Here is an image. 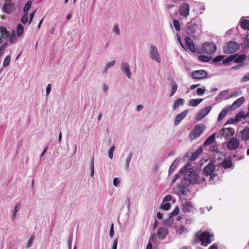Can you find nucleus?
Listing matches in <instances>:
<instances>
[{
  "instance_id": "obj_2",
  "label": "nucleus",
  "mask_w": 249,
  "mask_h": 249,
  "mask_svg": "<svg viewBox=\"0 0 249 249\" xmlns=\"http://www.w3.org/2000/svg\"><path fill=\"white\" fill-rule=\"evenodd\" d=\"M200 21L198 18L192 19L187 25V33L190 36H194L197 30L200 29Z\"/></svg>"
},
{
  "instance_id": "obj_60",
  "label": "nucleus",
  "mask_w": 249,
  "mask_h": 249,
  "mask_svg": "<svg viewBox=\"0 0 249 249\" xmlns=\"http://www.w3.org/2000/svg\"><path fill=\"white\" fill-rule=\"evenodd\" d=\"M249 80V73H247L243 78L242 81L246 82Z\"/></svg>"
},
{
  "instance_id": "obj_25",
  "label": "nucleus",
  "mask_w": 249,
  "mask_h": 249,
  "mask_svg": "<svg viewBox=\"0 0 249 249\" xmlns=\"http://www.w3.org/2000/svg\"><path fill=\"white\" fill-rule=\"evenodd\" d=\"M0 34L2 37L7 39L10 34L5 27H0Z\"/></svg>"
},
{
  "instance_id": "obj_5",
  "label": "nucleus",
  "mask_w": 249,
  "mask_h": 249,
  "mask_svg": "<svg viewBox=\"0 0 249 249\" xmlns=\"http://www.w3.org/2000/svg\"><path fill=\"white\" fill-rule=\"evenodd\" d=\"M201 49L204 53L212 54L216 51L217 46L213 42H206L202 44Z\"/></svg>"
},
{
  "instance_id": "obj_48",
  "label": "nucleus",
  "mask_w": 249,
  "mask_h": 249,
  "mask_svg": "<svg viewBox=\"0 0 249 249\" xmlns=\"http://www.w3.org/2000/svg\"><path fill=\"white\" fill-rule=\"evenodd\" d=\"M115 146H112L110 149L109 150V151H108V156H109V157L112 159L113 158V153H114V151L115 150Z\"/></svg>"
},
{
  "instance_id": "obj_54",
  "label": "nucleus",
  "mask_w": 249,
  "mask_h": 249,
  "mask_svg": "<svg viewBox=\"0 0 249 249\" xmlns=\"http://www.w3.org/2000/svg\"><path fill=\"white\" fill-rule=\"evenodd\" d=\"M113 29H114V30H113L115 34H116L117 35L120 34V30H119L118 24H116L114 25Z\"/></svg>"
},
{
  "instance_id": "obj_46",
  "label": "nucleus",
  "mask_w": 249,
  "mask_h": 249,
  "mask_svg": "<svg viewBox=\"0 0 249 249\" xmlns=\"http://www.w3.org/2000/svg\"><path fill=\"white\" fill-rule=\"evenodd\" d=\"M179 213V208L178 207H176L174 211L170 213V216L172 217L178 214Z\"/></svg>"
},
{
  "instance_id": "obj_62",
  "label": "nucleus",
  "mask_w": 249,
  "mask_h": 249,
  "mask_svg": "<svg viewBox=\"0 0 249 249\" xmlns=\"http://www.w3.org/2000/svg\"><path fill=\"white\" fill-rule=\"evenodd\" d=\"M51 90V84H49L48 85L46 88V94L48 95Z\"/></svg>"
},
{
  "instance_id": "obj_24",
  "label": "nucleus",
  "mask_w": 249,
  "mask_h": 249,
  "mask_svg": "<svg viewBox=\"0 0 249 249\" xmlns=\"http://www.w3.org/2000/svg\"><path fill=\"white\" fill-rule=\"evenodd\" d=\"M233 55H236L233 59L234 63H239L242 62L246 58V55L245 54H241L238 55L237 54H233Z\"/></svg>"
},
{
  "instance_id": "obj_36",
  "label": "nucleus",
  "mask_w": 249,
  "mask_h": 249,
  "mask_svg": "<svg viewBox=\"0 0 249 249\" xmlns=\"http://www.w3.org/2000/svg\"><path fill=\"white\" fill-rule=\"evenodd\" d=\"M172 90L170 94V96H172L176 92L178 86L176 82H173L171 83Z\"/></svg>"
},
{
  "instance_id": "obj_8",
  "label": "nucleus",
  "mask_w": 249,
  "mask_h": 249,
  "mask_svg": "<svg viewBox=\"0 0 249 249\" xmlns=\"http://www.w3.org/2000/svg\"><path fill=\"white\" fill-rule=\"evenodd\" d=\"M227 148L231 151L236 149L240 145V142L235 137L232 138L229 141L226 142Z\"/></svg>"
},
{
  "instance_id": "obj_27",
  "label": "nucleus",
  "mask_w": 249,
  "mask_h": 249,
  "mask_svg": "<svg viewBox=\"0 0 249 249\" xmlns=\"http://www.w3.org/2000/svg\"><path fill=\"white\" fill-rule=\"evenodd\" d=\"M215 134H213L209 137L204 143V146H206L213 143L215 141Z\"/></svg>"
},
{
  "instance_id": "obj_38",
  "label": "nucleus",
  "mask_w": 249,
  "mask_h": 249,
  "mask_svg": "<svg viewBox=\"0 0 249 249\" xmlns=\"http://www.w3.org/2000/svg\"><path fill=\"white\" fill-rule=\"evenodd\" d=\"M15 30H13L12 32L11 33V34L9 38V40L10 42L11 43H14L17 40V37L15 35Z\"/></svg>"
},
{
  "instance_id": "obj_11",
  "label": "nucleus",
  "mask_w": 249,
  "mask_h": 249,
  "mask_svg": "<svg viewBox=\"0 0 249 249\" xmlns=\"http://www.w3.org/2000/svg\"><path fill=\"white\" fill-rule=\"evenodd\" d=\"M151 50L150 51V55L151 59L156 61L157 62L160 63V55L158 53L157 48L156 46L151 45Z\"/></svg>"
},
{
  "instance_id": "obj_52",
  "label": "nucleus",
  "mask_w": 249,
  "mask_h": 249,
  "mask_svg": "<svg viewBox=\"0 0 249 249\" xmlns=\"http://www.w3.org/2000/svg\"><path fill=\"white\" fill-rule=\"evenodd\" d=\"M205 91L206 90L204 89H202V88H198L196 90L197 94L199 96L203 95L205 93Z\"/></svg>"
},
{
  "instance_id": "obj_19",
  "label": "nucleus",
  "mask_w": 249,
  "mask_h": 249,
  "mask_svg": "<svg viewBox=\"0 0 249 249\" xmlns=\"http://www.w3.org/2000/svg\"><path fill=\"white\" fill-rule=\"evenodd\" d=\"M15 10V5L13 3H5L3 6V10L7 14H11Z\"/></svg>"
},
{
  "instance_id": "obj_17",
  "label": "nucleus",
  "mask_w": 249,
  "mask_h": 249,
  "mask_svg": "<svg viewBox=\"0 0 249 249\" xmlns=\"http://www.w3.org/2000/svg\"><path fill=\"white\" fill-rule=\"evenodd\" d=\"M185 41L190 51L193 53L196 52V50L195 45L192 39L189 36H186L185 38Z\"/></svg>"
},
{
  "instance_id": "obj_58",
  "label": "nucleus",
  "mask_w": 249,
  "mask_h": 249,
  "mask_svg": "<svg viewBox=\"0 0 249 249\" xmlns=\"http://www.w3.org/2000/svg\"><path fill=\"white\" fill-rule=\"evenodd\" d=\"M36 11L35 10L34 12L31 13L30 14V20H29V24L31 23V22L32 21V20L33 19Z\"/></svg>"
},
{
  "instance_id": "obj_40",
  "label": "nucleus",
  "mask_w": 249,
  "mask_h": 249,
  "mask_svg": "<svg viewBox=\"0 0 249 249\" xmlns=\"http://www.w3.org/2000/svg\"><path fill=\"white\" fill-rule=\"evenodd\" d=\"M173 25L177 31H180L181 30L180 23L178 20L175 19L173 20Z\"/></svg>"
},
{
  "instance_id": "obj_50",
  "label": "nucleus",
  "mask_w": 249,
  "mask_h": 249,
  "mask_svg": "<svg viewBox=\"0 0 249 249\" xmlns=\"http://www.w3.org/2000/svg\"><path fill=\"white\" fill-rule=\"evenodd\" d=\"M20 207V204L19 203H18L15 207L14 212L13 213V217L14 218L16 215L17 213L19 211Z\"/></svg>"
},
{
  "instance_id": "obj_44",
  "label": "nucleus",
  "mask_w": 249,
  "mask_h": 249,
  "mask_svg": "<svg viewBox=\"0 0 249 249\" xmlns=\"http://www.w3.org/2000/svg\"><path fill=\"white\" fill-rule=\"evenodd\" d=\"M34 239H35V235L33 234L30 237L29 240L27 242V246H26L27 248H29L30 247H31L32 246Z\"/></svg>"
},
{
  "instance_id": "obj_23",
  "label": "nucleus",
  "mask_w": 249,
  "mask_h": 249,
  "mask_svg": "<svg viewBox=\"0 0 249 249\" xmlns=\"http://www.w3.org/2000/svg\"><path fill=\"white\" fill-rule=\"evenodd\" d=\"M231 109V107L227 106L224 109H223L218 115V120L219 121H222Z\"/></svg>"
},
{
  "instance_id": "obj_49",
  "label": "nucleus",
  "mask_w": 249,
  "mask_h": 249,
  "mask_svg": "<svg viewBox=\"0 0 249 249\" xmlns=\"http://www.w3.org/2000/svg\"><path fill=\"white\" fill-rule=\"evenodd\" d=\"M242 94V92L240 90L235 91L231 93V97H236Z\"/></svg>"
},
{
  "instance_id": "obj_39",
  "label": "nucleus",
  "mask_w": 249,
  "mask_h": 249,
  "mask_svg": "<svg viewBox=\"0 0 249 249\" xmlns=\"http://www.w3.org/2000/svg\"><path fill=\"white\" fill-rule=\"evenodd\" d=\"M11 60V57L10 55H7L4 59L3 62V67H6L9 66Z\"/></svg>"
},
{
  "instance_id": "obj_42",
  "label": "nucleus",
  "mask_w": 249,
  "mask_h": 249,
  "mask_svg": "<svg viewBox=\"0 0 249 249\" xmlns=\"http://www.w3.org/2000/svg\"><path fill=\"white\" fill-rule=\"evenodd\" d=\"M32 5V1L29 0L24 5L23 8V12L24 13H27V11L30 9Z\"/></svg>"
},
{
  "instance_id": "obj_56",
  "label": "nucleus",
  "mask_w": 249,
  "mask_h": 249,
  "mask_svg": "<svg viewBox=\"0 0 249 249\" xmlns=\"http://www.w3.org/2000/svg\"><path fill=\"white\" fill-rule=\"evenodd\" d=\"M114 234V228H113V223H112L111 225L110 230L109 231V235L110 237H112Z\"/></svg>"
},
{
  "instance_id": "obj_12",
  "label": "nucleus",
  "mask_w": 249,
  "mask_h": 249,
  "mask_svg": "<svg viewBox=\"0 0 249 249\" xmlns=\"http://www.w3.org/2000/svg\"><path fill=\"white\" fill-rule=\"evenodd\" d=\"M234 133V130L232 128H223L220 131V135L223 136L225 138H227L233 136Z\"/></svg>"
},
{
  "instance_id": "obj_29",
  "label": "nucleus",
  "mask_w": 249,
  "mask_h": 249,
  "mask_svg": "<svg viewBox=\"0 0 249 249\" xmlns=\"http://www.w3.org/2000/svg\"><path fill=\"white\" fill-rule=\"evenodd\" d=\"M240 26L241 28L245 30H249V20L243 19L240 22Z\"/></svg>"
},
{
  "instance_id": "obj_33",
  "label": "nucleus",
  "mask_w": 249,
  "mask_h": 249,
  "mask_svg": "<svg viewBox=\"0 0 249 249\" xmlns=\"http://www.w3.org/2000/svg\"><path fill=\"white\" fill-rule=\"evenodd\" d=\"M236 55H230L225 59H223L222 63L225 65H228L229 63L233 61Z\"/></svg>"
},
{
  "instance_id": "obj_37",
  "label": "nucleus",
  "mask_w": 249,
  "mask_h": 249,
  "mask_svg": "<svg viewBox=\"0 0 249 249\" xmlns=\"http://www.w3.org/2000/svg\"><path fill=\"white\" fill-rule=\"evenodd\" d=\"M28 14L27 13H24V14L22 15L21 18V22L23 24H25L28 21Z\"/></svg>"
},
{
  "instance_id": "obj_26",
  "label": "nucleus",
  "mask_w": 249,
  "mask_h": 249,
  "mask_svg": "<svg viewBox=\"0 0 249 249\" xmlns=\"http://www.w3.org/2000/svg\"><path fill=\"white\" fill-rule=\"evenodd\" d=\"M184 100L182 98H178L176 100L173 105V109L175 110L177 108L179 107L180 106L184 104Z\"/></svg>"
},
{
  "instance_id": "obj_7",
  "label": "nucleus",
  "mask_w": 249,
  "mask_h": 249,
  "mask_svg": "<svg viewBox=\"0 0 249 249\" xmlns=\"http://www.w3.org/2000/svg\"><path fill=\"white\" fill-rule=\"evenodd\" d=\"M187 178L189 182L193 184L200 183L205 180L204 178L200 177L196 172L193 174H189Z\"/></svg>"
},
{
  "instance_id": "obj_4",
  "label": "nucleus",
  "mask_w": 249,
  "mask_h": 249,
  "mask_svg": "<svg viewBox=\"0 0 249 249\" xmlns=\"http://www.w3.org/2000/svg\"><path fill=\"white\" fill-rule=\"evenodd\" d=\"M239 44L235 41L227 42L223 47V51L225 53L230 54L235 53L239 49Z\"/></svg>"
},
{
  "instance_id": "obj_18",
  "label": "nucleus",
  "mask_w": 249,
  "mask_h": 249,
  "mask_svg": "<svg viewBox=\"0 0 249 249\" xmlns=\"http://www.w3.org/2000/svg\"><path fill=\"white\" fill-rule=\"evenodd\" d=\"M240 138L242 141L249 140V127H246L240 131Z\"/></svg>"
},
{
  "instance_id": "obj_35",
  "label": "nucleus",
  "mask_w": 249,
  "mask_h": 249,
  "mask_svg": "<svg viewBox=\"0 0 249 249\" xmlns=\"http://www.w3.org/2000/svg\"><path fill=\"white\" fill-rule=\"evenodd\" d=\"M232 163L231 160H224L223 161V166L224 168H229L231 167Z\"/></svg>"
},
{
  "instance_id": "obj_43",
  "label": "nucleus",
  "mask_w": 249,
  "mask_h": 249,
  "mask_svg": "<svg viewBox=\"0 0 249 249\" xmlns=\"http://www.w3.org/2000/svg\"><path fill=\"white\" fill-rule=\"evenodd\" d=\"M224 58H225L224 55H218V56L215 57L213 59V62L214 63H217V62L221 61V60H223V59Z\"/></svg>"
},
{
  "instance_id": "obj_41",
  "label": "nucleus",
  "mask_w": 249,
  "mask_h": 249,
  "mask_svg": "<svg viewBox=\"0 0 249 249\" xmlns=\"http://www.w3.org/2000/svg\"><path fill=\"white\" fill-rule=\"evenodd\" d=\"M170 203L169 202H165L164 203V201L163 202L162 204L160 206V208L163 210L167 211L168 209H169L170 207Z\"/></svg>"
},
{
  "instance_id": "obj_53",
  "label": "nucleus",
  "mask_w": 249,
  "mask_h": 249,
  "mask_svg": "<svg viewBox=\"0 0 249 249\" xmlns=\"http://www.w3.org/2000/svg\"><path fill=\"white\" fill-rule=\"evenodd\" d=\"M150 241L149 242H151V243L153 242V243H154V242H156V241H157V237H156V235L155 234V233H154L153 234L151 237H150Z\"/></svg>"
},
{
  "instance_id": "obj_22",
  "label": "nucleus",
  "mask_w": 249,
  "mask_h": 249,
  "mask_svg": "<svg viewBox=\"0 0 249 249\" xmlns=\"http://www.w3.org/2000/svg\"><path fill=\"white\" fill-rule=\"evenodd\" d=\"M245 100L244 97H241L235 101L230 107H231V108L235 109L239 107L244 103Z\"/></svg>"
},
{
  "instance_id": "obj_64",
  "label": "nucleus",
  "mask_w": 249,
  "mask_h": 249,
  "mask_svg": "<svg viewBox=\"0 0 249 249\" xmlns=\"http://www.w3.org/2000/svg\"><path fill=\"white\" fill-rule=\"evenodd\" d=\"M209 249H218V246L216 244H213L209 247Z\"/></svg>"
},
{
  "instance_id": "obj_63",
  "label": "nucleus",
  "mask_w": 249,
  "mask_h": 249,
  "mask_svg": "<svg viewBox=\"0 0 249 249\" xmlns=\"http://www.w3.org/2000/svg\"><path fill=\"white\" fill-rule=\"evenodd\" d=\"M117 239L114 240L113 245H112V249H117Z\"/></svg>"
},
{
  "instance_id": "obj_31",
  "label": "nucleus",
  "mask_w": 249,
  "mask_h": 249,
  "mask_svg": "<svg viewBox=\"0 0 249 249\" xmlns=\"http://www.w3.org/2000/svg\"><path fill=\"white\" fill-rule=\"evenodd\" d=\"M189 172V174H193L195 173L194 172V169L190 168V165L189 164L186 165L180 171V173L186 172L187 173V171Z\"/></svg>"
},
{
  "instance_id": "obj_20",
  "label": "nucleus",
  "mask_w": 249,
  "mask_h": 249,
  "mask_svg": "<svg viewBox=\"0 0 249 249\" xmlns=\"http://www.w3.org/2000/svg\"><path fill=\"white\" fill-rule=\"evenodd\" d=\"M121 69L123 71L125 72L128 78L131 76V72H130L129 66L128 63L124 62L121 64Z\"/></svg>"
},
{
  "instance_id": "obj_51",
  "label": "nucleus",
  "mask_w": 249,
  "mask_h": 249,
  "mask_svg": "<svg viewBox=\"0 0 249 249\" xmlns=\"http://www.w3.org/2000/svg\"><path fill=\"white\" fill-rule=\"evenodd\" d=\"M94 159L92 158L91 159L90 161V171H91V176H93L94 175Z\"/></svg>"
},
{
  "instance_id": "obj_34",
  "label": "nucleus",
  "mask_w": 249,
  "mask_h": 249,
  "mask_svg": "<svg viewBox=\"0 0 249 249\" xmlns=\"http://www.w3.org/2000/svg\"><path fill=\"white\" fill-rule=\"evenodd\" d=\"M212 57L204 55H201L198 56V60L201 62H208L211 60Z\"/></svg>"
},
{
  "instance_id": "obj_6",
  "label": "nucleus",
  "mask_w": 249,
  "mask_h": 249,
  "mask_svg": "<svg viewBox=\"0 0 249 249\" xmlns=\"http://www.w3.org/2000/svg\"><path fill=\"white\" fill-rule=\"evenodd\" d=\"M215 169V166L214 164L212 163H209L203 169L204 175L206 176H210V180H213L215 177V174L214 173Z\"/></svg>"
},
{
  "instance_id": "obj_59",
  "label": "nucleus",
  "mask_w": 249,
  "mask_h": 249,
  "mask_svg": "<svg viewBox=\"0 0 249 249\" xmlns=\"http://www.w3.org/2000/svg\"><path fill=\"white\" fill-rule=\"evenodd\" d=\"M116 61L115 60L112 61L107 64V68H109L110 67L113 66L115 65Z\"/></svg>"
},
{
  "instance_id": "obj_10",
  "label": "nucleus",
  "mask_w": 249,
  "mask_h": 249,
  "mask_svg": "<svg viewBox=\"0 0 249 249\" xmlns=\"http://www.w3.org/2000/svg\"><path fill=\"white\" fill-rule=\"evenodd\" d=\"M179 12L180 16L183 17H187L190 13L189 5L187 3H183L181 4L179 8Z\"/></svg>"
},
{
  "instance_id": "obj_13",
  "label": "nucleus",
  "mask_w": 249,
  "mask_h": 249,
  "mask_svg": "<svg viewBox=\"0 0 249 249\" xmlns=\"http://www.w3.org/2000/svg\"><path fill=\"white\" fill-rule=\"evenodd\" d=\"M249 116V112L248 113H245L244 111H241L239 112L238 113H237L234 119H232L231 120H230L227 122V123L228 124H232L235 122H238L241 120L242 118L245 119L247 117H248Z\"/></svg>"
},
{
  "instance_id": "obj_3",
  "label": "nucleus",
  "mask_w": 249,
  "mask_h": 249,
  "mask_svg": "<svg viewBox=\"0 0 249 249\" xmlns=\"http://www.w3.org/2000/svg\"><path fill=\"white\" fill-rule=\"evenodd\" d=\"M205 129V126L203 124H196L189 134L191 140H195L198 138Z\"/></svg>"
},
{
  "instance_id": "obj_45",
  "label": "nucleus",
  "mask_w": 249,
  "mask_h": 249,
  "mask_svg": "<svg viewBox=\"0 0 249 249\" xmlns=\"http://www.w3.org/2000/svg\"><path fill=\"white\" fill-rule=\"evenodd\" d=\"M132 157V153H130L126 160V168L128 169L129 162Z\"/></svg>"
},
{
  "instance_id": "obj_16",
  "label": "nucleus",
  "mask_w": 249,
  "mask_h": 249,
  "mask_svg": "<svg viewBox=\"0 0 249 249\" xmlns=\"http://www.w3.org/2000/svg\"><path fill=\"white\" fill-rule=\"evenodd\" d=\"M168 233L167 228L161 227L159 229L157 232V236L159 239L163 240L166 236Z\"/></svg>"
},
{
  "instance_id": "obj_30",
  "label": "nucleus",
  "mask_w": 249,
  "mask_h": 249,
  "mask_svg": "<svg viewBox=\"0 0 249 249\" xmlns=\"http://www.w3.org/2000/svg\"><path fill=\"white\" fill-rule=\"evenodd\" d=\"M202 151L201 149L197 150L193 152L191 155V157L190 158V160H196L199 156L201 154Z\"/></svg>"
},
{
  "instance_id": "obj_28",
  "label": "nucleus",
  "mask_w": 249,
  "mask_h": 249,
  "mask_svg": "<svg viewBox=\"0 0 249 249\" xmlns=\"http://www.w3.org/2000/svg\"><path fill=\"white\" fill-rule=\"evenodd\" d=\"M202 99H191L189 101V105L191 107H196L202 102Z\"/></svg>"
},
{
  "instance_id": "obj_57",
  "label": "nucleus",
  "mask_w": 249,
  "mask_h": 249,
  "mask_svg": "<svg viewBox=\"0 0 249 249\" xmlns=\"http://www.w3.org/2000/svg\"><path fill=\"white\" fill-rule=\"evenodd\" d=\"M113 183L115 186H118L120 183L119 179L117 178H114L113 181Z\"/></svg>"
},
{
  "instance_id": "obj_14",
  "label": "nucleus",
  "mask_w": 249,
  "mask_h": 249,
  "mask_svg": "<svg viewBox=\"0 0 249 249\" xmlns=\"http://www.w3.org/2000/svg\"><path fill=\"white\" fill-rule=\"evenodd\" d=\"M212 107L208 106L202 109L197 115L196 119L197 120H200L205 117L211 111Z\"/></svg>"
},
{
  "instance_id": "obj_32",
  "label": "nucleus",
  "mask_w": 249,
  "mask_h": 249,
  "mask_svg": "<svg viewBox=\"0 0 249 249\" xmlns=\"http://www.w3.org/2000/svg\"><path fill=\"white\" fill-rule=\"evenodd\" d=\"M16 32H17V35L18 36H21L24 32V27L23 26L20 24H19L17 26L16 28Z\"/></svg>"
},
{
  "instance_id": "obj_61",
  "label": "nucleus",
  "mask_w": 249,
  "mask_h": 249,
  "mask_svg": "<svg viewBox=\"0 0 249 249\" xmlns=\"http://www.w3.org/2000/svg\"><path fill=\"white\" fill-rule=\"evenodd\" d=\"M172 199V196L171 195H167L163 198V201H168L171 200Z\"/></svg>"
},
{
  "instance_id": "obj_15",
  "label": "nucleus",
  "mask_w": 249,
  "mask_h": 249,
  "mask_svg": "<svg viewBox=\"0 0 249 249\" xmlns=\"http://www.w3.org/2000/svg\"><path fill=\"white\" fill-rule=\"evenodd\" d=\"M188 112V110H184V111L182 112L181 113L178 114L175 119L174 120V125H177L185 117V116L187 115V113Z\"/></svg>"
},
{
  "instance_id": "obj_9",
  "label": "nucleus",
  "mask_w": 249,
  "mask_h": 249,
  "mask_svg": "<svg viewBox=\"0 0 249 249\" xmlns=\"http://www.w3.org/2000/svg\"><path fill=\"white\" fill-rule=\"evenodd\" d=\"M207 76V72L203 70L195 71L192 73V77L194 79H202L206 78Z\"/></svg>"
},
{
  "instance_id": "obj_47",
  "label": "nucleus",
  "mask_w": 249,
  "mask_h": 249,
  "mask_svg": "<svg viewBox=\"0 0 249 249\" xmlns=\"http://www.w3.org/2000/svg\"><path fill=\"white\" fill-rule=\"evenodd\" d=\"M7 42L3 43L0 47V56L3 54L4 50L7 46Z\"/></svg>"
},
{
  "instance_id": "obj_1",
  "label": "nucleus",
  "mask_w": 249,
  "mask_h": 249,
  "mask_svg": "<svg viewBox=\"0 0 249 249\" xmlns=\"http://www.w3.org/2000/svg\"><path fill=\"white\" fill-rule=\"evenodd\" d=\"M213 237L214 235L207 231H203L201 233L196 232L195 234L194 242L195 244L201 242V246L206 247L212 243V238Z\"/></svg>"
},
{
  "instance_id": "obj_55",
  "label": "nucleus",
  "mask_w": 249,
  "mask_h": 249,
  "mask_svg": "<svg viewBox=\"0 0 249 249\" xmlns=\"http://www.w3.org/2000/svg\"><path fill=\"white\" fill-rule=\"evenodd\" d=\"M179 233L180 234H182L183 233H185L186 232V231H187V229L185 228L183 226H181L180 227V228L179 229Z\"/></svg>"
},
{
  "instance_id": "obj_21",
  "label": "nucleus",
  "mask_w": 249,
  "mask_h": 249,
  "mask_svg": "<svg viewBox=\"0 0 249 249\" xmlns=\"http://www.w3.org/2000/svg\"><path fill=\"white\" fill-rule=\"evenodd\" d=\"M193 209V205L190 201H186L182 205V212L184 213L190 212Z\"/></svg>"
}]
</instances>
